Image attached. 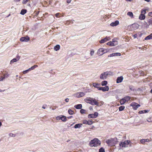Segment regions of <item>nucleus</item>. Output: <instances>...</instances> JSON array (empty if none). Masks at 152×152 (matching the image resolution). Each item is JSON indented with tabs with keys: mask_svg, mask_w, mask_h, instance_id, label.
I'll return each mask as SVG.
<instances>
[{
	"mask_svg": "<svg viewBox=\"0 0 152 152\" xmlns=\"http://www.w3.org/2000/svg\"><path fill=\"white\" fill-rule=\"evenodd\" d=\"M90 145L91 147H96L100 145V141L97 139L95 138L90 142Z\"/></svg>",
	"mask_w": 152,
	"mask_h": 152,
	"instance_id": "1",
	"label": "nucleus"
},
{
	"mask_svg": "<svg viewBox=\"0 0 152 152\" xmlns=\"http://www.w3.org/2000/svg\"><path fill=\"white\" fill-rule=\"evenodd\" d=\"M108 51V50L107 49L101 48L99 49L97 53L98 55L101 56L103 53H107Z\"/></svg>",
	"mask_w": 152,
	"mask_h": 152,
	"instance_id": "2",
	"label": "nucleus"
},
{
	"mask_svg": "<svg viewBox=\"0 0 152 152\" xmlns=\"http://www.w3.org/2000/svg\"><path fill=\"white\" fill-rule=\"evenodd\" d=\"M109 72H106L102 74L100 76V78L101 79L104 80L107 78V76L109 75Z\"/></svg>",
	"mask_w": 152,
	"mask_h": 152,
	"instance_id": "3",
	"label": "nucleus"
},
{
	"mask_svg": "<svg viewBox=\"0 0 152 152\" xmlns=\"http://www.w3.org/2000/svg\"><path fill=\"white\" fill-rule=\"evenodd\" d=\"M130 105L131 106H132L133 108L135 110H136L138 108V107L140 106V104L135 102L132 103Z\"/></svg>",
	"mask_w": 152,
	"mask_h": 152,
	"instance_id": "4",
	"label": "nucleus"
},
{
	"mask_svg": "<svg viewBox=\"0 0 152 152\" xmlns=\"http://www.w3.org/2000/svg\"><path fill=\"white\" fill-rule=\"evenodd\" d=\"M129 142L128 141H125L124 142H121L119 144L120 146H122V147H126L129 144Z\"/></svg>",
	"mask_w": 152,
	"mask_h": 152,
	"instance_id": "5",
	"label": "nucleus"
},
{
	"mask_svg": "<svg viewBox=\"0 0 152 152\" xmlns=\"http://www.w3.org/2000/svg\"><path fill=\"white\" fill-rule=\"evenodd\" d=\"M85 95L84 93L78 92L75 94V96L77 98H80L83 96Z\"/></svg>",
	"mask_w": 152,
	"mask_h": 152,
	"instance_id": "6",
	"label": "nucleus"
},
{
	"mask_svg": "<svg viewBox=\"0 0 152 152\" xmlns=\"http://www.w3.org/2000/svg\"><path fill=\"white\" fill-rule=\"evenodd\" d=\"M114 140L113 139L108 140L106 141V142L109 145H112L113 144H115L114 142ZM116 143H115V144Z\"/></svg>",
	"mask_w": 152,
	"mask_h": 152,
	"instance_id": "7",
	"label": "nucleus"
},
{
	"mask_svg": "<svg viewBox=\"0 0 152 152\" xmlns=\"http://www.w3.org/2000/svg\"><path fill=\"white\" fill-rule=\"evenodd\" d=\"M109 89V88L108 86H106L104 87H99L98 88V90H102L104 92L108 91Z\"/></svg>",
	"mask_w": 152,
	"mask_h": 152,
	"instance_id": "8",
	"label": "nucleus"
},
{
	"mask_svg": "<svg viewBox=\"0 0 152 152\" xmlns=\"http://www.w3.org/2000/svg\"><path fill=\"white\" fill-rule=\"evenodd\" d=\"M92 104H91L92 105H96L97 106H98L99 105V102L96 101V100L95 99H92Z\"/></svg>",
	"mask_w": 152,
	"mask_h": 152,
	"instance_id": "9",
	"label": "nucleus"
},
{
	"mask_svg": "<svg viewBox=\"0 0 152 152\" xmlns=\"http://www.w3.org/2000/svg\"><path fill=\"white\" fill-rule=\"evenodd\" d=\"M150 141L148 139H142L141 140L140 142L143 144H145L146 143V142H149Z\"/></svg>",
	"mask_w": 152,
	"mask_h": 152,
	"instance_id": "10",
	"label": "nucleus"
},
{
	"mask_svg": "<svg viewBox=\"0 0 152 152\" xmlns=\"http://www.w3.org/2000/svg\"><path fill=\"white\" fill-rule=\"evenodd\" d=\"M29 40V38L28 37H22L20 38V40L21 41L23 42H27Z\"/></svg>",
	"mask_w": 152,
	"mask_h": 152,
	"instance_id": "11",
	"label": "nucleus"
},
{
	"mask_svg": "<svg viewBox=\"0 0 152 152\" xmlns=\"http://www.w3.org/2000/svg\"><path fill=\"white\" fill-rule=\"evenodd\" d=\"M123 79V78L122 76H120L117 78L116 80V82L117 83H119L121 82Z\"/></svg>",
	"mask_w": 152,
	"mask_h": 152,
	"instance_id": "12",
	"label": "nucleus"
},
{
	"mask_svg": "<svg viewBox=\"0 0 152 152\" xmlns=\"http://www.w3.org/2000/svg\"><path fill=\"white\" fill-rule=\"evenodd\" d=\"M119 21L118 20H116L114 22H112L110 24V26H116L119 24Z\"/></svg>",
	"mask_w": 152,
	"mask_h": 152,
	"instance_id": "13",
	"label": "nucleus"
},
{
	"mask_svg": "<svg viewBox=\"0 0 152 152\" xmlns=\"http://www.w3.org/2000/svg\"><path fill=\"white\" fill-rule=\"evenodd\" d=\"M92 98H90L89 99L87 98L84 99V101L86 102L89 103L91 104H92Z\"/></svg>",
	"mask_w": 152,
	"mask_h": 152,
	"instance_id": "14",
	"label": "nucleus"
},
{
	"mask_svg": "<svg viewBox=\"0 0 152 152\" xmlns=\"http://www.w3.org/2000/svg\"><path fill=\"white\" fill-rule=\"evenodd\" d=\"M58 118L59 119H61L62 121H66V117L64 116H63L61 117H58Z\"/></svg>",
	"mask_w": 152,
	"mask_h": 152,
	"instance_id": "15",
	"label": "nucleus"
},
{
	"mask_svg": "<svg viewBox=\"0 0 152 152\" xmlns=\"http://www.w3.org/2000/svg\"><path fill=\"white\" fill-rule=\"evenodd\" d=\"M107 45L110 46H114L117 45V43L115 44L112 42H110L107 43Z\"/></svg>",
	"mask_w": 152,
	"mask_h": 152,
	"instance_id": "16",
	"label": "nucleus"
},
{
	"mask_svg": "<svg viewBox=\"0 0 152 152\" xmlns=\"http://www.w3.org/2000/svg\"><path fill=\"white\" fill-rule=\"evenodd\" d=\"M75 107L77 109H81L82 107L81 104H78L75 106Z\"/></svg>",
	"mask_w": 152,
	"mask_h": 152,
	"instance_id": "17",
	"label": "nucleus"
},
{
	"mask_svg": "<svg viewBox=\"0 0 152 152\" xmlns=\"http://www.w3.org/2000/svg\"><path fill=\"white\" fill-rule=\"evenodd\" d=\"M145 18V16L144 15L141 14L139 16V19L140 20H144Z\"/></svg>",
	"mask_w": 152,
	"mask_h": 152,
	"instance_id": "18",
	"label": "nucleus"
},
{
	"mask_svg": "<svg viewBox=\"0 0 152 152\" xmlns=\"http://www.w3.org/2000/svg\"><path fill=\"white\" fill-rule=\"evenodd\" d=\"M82 125V124H76L74 126V127L75 129H77V128H80L81 127Z\"/></svg>",
	"mask_w": 152,
	"mask_h": 152,
	"instance_id": "19",
	"label": "nucleus"
},
{
	"mask_svg": "<svg viewBox=\"0 0 152 152\" xmlns=\"http://www.w3.org/2000/svg\"><path fill=\"white\" fill-rule=\"evenodd\" d=\"M127 15L131 18H133V15L132 12H128L127 13Z\"/></svg>",
	"mask_w": 152,
	"mask_h": 152,
	"instance_id": "20",
	"label": "nucleus"
},
{
	"mask_svg": "<svg viewBox=\"0 0 152 152\" xmlns=\"http://www.w3.org/2000/svg\"><path fill=\"white\" fill-rule=\"evenodd\" d=\"M107 38H105L102 39L100 41V42L101 43H103L105 42H106L107 40H108V39H107Z\"/></svg>",
	"mask_w": 152,
	"mask_h": 152,
	"instance_id": "21",
	"label": "nucleus"
},
{
	"mask_svg": "<svg viewBox=\"0 0 152 152\" xmlns=\"http://www.w3.org/2000/svg\"><path fill=\"white\" fill-rule=\"evenodd\" d=\"M126 100L124 98L120 100V102L121 104H123L126 102Z\"/></svg>",
	"mask_w": 152,
	"mask_h": 152,
	"instance_id": "22",
	"label": "nucleus"
},
{
	"mask_svg": "<svg viewBox=\"0 0 152 152\" xmlns=\"http://www.w3.org/2000/svg\"><path fill=\"white\" fill-rule=\"evenodd\" d=\"M19 60V58H15L13 59L12 60L10 61V64L13 63L14 62H16L17 61Z\"/></svg>",
	"mask_w": 152,
	"mask_h": 152,
	"instance_id": "23",
	"label": "nucleus"
},
{
	"mask_svg": "<svg viewBox=\"0 0 152 152\" xmlns=\"http://www.w3.org/2000/svg\"><path fill=\"white\" fill-rule=\"evenodd\" d=\"M27 10H22L20 12V14L22 15H23L26 13Z\"/></svg>",
	"mask_w": 152,
	"mask_h": 152,
	"instance_id": "24",
	"label": "nucleus"
},
{
	"mask_svg": "<svg viewBox=\"0 0 152 152\" xmlns=\"http://www.w3.org/2000/svg\"><path fill=\"white\" fill-rule=\"evenodd\" d=\"M60 49V46L59 45H57L54 47V50L56 51H57Z\"/></svg>",
	"mask_w": 152,
	"mask_h": 152,
	"instance_id": "25",
	"label": "nucleus"
},
{
	"mask_svg": "<svg viewBox=\"0 0 152 152\" xmlns=\"http://www.w3.org/2000/svg\"><path fill=\"white\" fill-rule=\"evenodd\" d=\"M107 84V82L106 81H104L102 82L101 84L102 86H106Z\"/></svg>",
	"mask_w": 152,
	"mask_h": 152,
	"instance_id": "26",
	"label": "nucleus"
},
{
	"mask_svg": "<svg viewBox=\"0 0 152 152\" xmlns=\"http://www.w3.org/2000/svg\"><path fill=\"white\" fill-rule=\"evenodd\" d=\"M124 99L126 100V102H128L130 99V97L129 96H127L125 97Z\"/></svg>",
	"mask_w": 152,
	"mask_h": 152,
	"instance_id": "27",
	"label": "nucleus"
},
{
	"mask_svg": "<svg viewBox=\"0 0 152 152\" xmlns=\"http://www.w3.org/2000/svg\"><path fill=\"white\" fill-rule=\"evenodd\" d=\"M88 117L89 118H95V117H94V115L93 114H90L88 115Z\"/></svg>",
	"mask_w": 152,
	"mask_h": 152,
	"instance_id": "28",
	"label": "nucleus"
},
{
	"mask_svg": "<svg viewBox=\"0 0 152 152\" xmlns=\"http://www.w3.org/2000/svg\"><path fill=\"white\" fill-rule=\"evenodd\" d=\"M93 85L94 87L97 88L98 89V88H99L98 86L99 85L98 84H97V83H93Z\"/></svg>",
	"mask_w": 152,
	"mask_h": 152,
	"instance_id": "29",
	"label": "nucleus"
},
{
	"mask_svg": "<svg viewBox=\"0 0 152 152\" xmlns=\"http://www.w3.org/2000/svg\"><path fill=\"white\" fill-rule=\"evenodd\" d=\"M68 112L70 115H72L74 113V112L71 109H69L68 110Z\"/></svg>",
	"mask_w": 152,
	"mask_h": 152,
	"instance_id": "30",
	"label": "nucleus"
},
{
	"mask_svg": "<svg viewBox=\"0 0 152 152\" xmlns=\"http://www.w3.org/2000/svg\"><path fill=\"white\" fill-rule=\"evenodd\" d=\"M124 108V106H121L119 108V111H121L123 110Z\"/></svg>",
	"mask_w": 152,
	"mask_h": 152,
	"instance_id": "31",
	"label": "nucleus"
},
{
	"mask_svg": "<svg viewBox=\"0 0 152 152\" xmlns=\"http://www.w3.org/2000/svg\"><path fill=\"white\" fill-rule=\"evenodd\" d=\"M115 55H116V53H112L110 55H109L108 56V57H113V56H115Z\"/></svg>",
	"mask_w": 152,
	"mask_h": 152,
	"instance_id": "32",
	"label": "nucleus"
},
{
	"mask_svg": "<svg viewBox=\"0 0 152 152\" xmlns=\"http://www.w3.org/2000/svg\"><path fill=\"white\" fill-rule=\"evenodd\" d=\"M104 150L103 148H101L99 149V152H104Z\"/></svg>",
	"mask_w": 152,
	"mask_h": 152,
	"instance_id": "33",
	"label": "nucleus"
},
{
	"mask_svg": "<svg viewBox=\"0 0 152 152\" xmlns=\"http://www.w3.org/2000/svg\"><path fill=\"white\" fill-rule=\"evenodd\" d=\"M86 111V110H84L83 109H81L80 110V112L82 114H83V113H85V112Z\"/></svg>",
	"mask_w": 152,
	"mask_h": 152,
	"instance_id": "34",
	"label": "nucleus"
},
{
	"mask_svg": "<svg viewBox=\"0 0 152 152\" xmlns=\"http://www.w3.org/2000/svg\"><path fill=\"white\" fill-rule=\"evenodd\" d=\"M146 13V11L145 10H143L141 11V14L144 15Z\"/></svg>",
	"mask_w": 152,
	"mask_h": 152,
	"instance_id": "35",
	"label": "nucleus"
},
{
	"mask_svg": "<svg viewBox=\"0 0 152 152\" xmlns=\"http://www.w3.org/2000/svg\"><path fill=\"white\" fill-rule=\"evenodd\" d=\"M94 115V117H95V118H96L98 115V113L97 112H95L94 114H93Z\"/></svg>",
	"mask_w": 152,
	"mask_h": 152,
	"instance_id": "36",
	"label": "nucleus"
},
{
	"mask_svg": "<svg viewBox=\"0 0 152 152\" xmlns=\"http://www.w3.org/2000/svg\"><path fill=\"white\" fill-rule=\"evenodd\" d=\"M151 39V38L150 37L149 35L146 37L145 39V40H148L149 39Z\"/></svg>",
	"mask_w": 152,
	"mask_h": 152,
	"instance_id": "37",
	"label": "nucleus"
},
{
	"mask_svg": "<svg viewBox=\"0 0 152 152\" xmlns=\"http://www.w3.org/2000/svg\"><path fill=\"white\" fill-rule=\"evenodd\" d=\"M93 123V122L92 121H88V125H91V124H92Z\"/></svg>",
	"mask_w": 152,
	"mask_h": 152,
	"instance_id": "38",
	"label": "nucleus"
},
{
	"mask_svg": "<svg viewBox=\"0 0 152 152\" xmlns=\"http://www.w3.org/2000/svg\"><path fill=\"white\" fill-rule=\"evenodd\" d=\"M30 70L29 69L27 70H25V71H23V73L24 74H26V73H27V72H28Z\"/></svg>",
	"mask_w": 152,
	"mask_h": 152,
	"instance_id": "39",
	"label": "nucleus"
},
{
	"mask_svg": "<svg viewBox=\"0 0 152 152\" xmlns=\"http://www.w3.org/2000/svg\"><path fill=\"white\" fill-rule=\"evenodd\" d=\"M88 121L86 120H84L83 121V123L85 124H88Z\"/></svg>",
	"mask_w": 152,
	"mask_h": 152,
	"instance_id": "40",
	"label": "nucleus"
},
{
	"mask_svg": "<svg viewBox=\"0 0 152 152\" xmlns=\"http://www.w3.org/2000/svg\"><path fill=\"white\" fill-rule=\"evenodd\" d=\"M28 0H23V4H26Z\"/></svg>",
	"mask_w": 152,
	"mask_h": 152,
	"instance_id": "41",
	"label": "nucleus"
},
{
	"mask_svg": "<svg viewBox=\"0 0 152 152\" xmlns=\"http://www.w3.org/2000/svg\"><path fill=\"white\" fill-rule=\"evenodd\" d=\"M35 68L34 66H32V67H31L29 69L30 70L31 69V70H33Z\"/></svg>",
	"mask_w": 152,
	"mask_h": 152,
	"instance_id": "42",
	"label": "nucleus"
},
{
	"mask_svg": "<svg viewBox=\"0 0 152 152\" xmlns=\"http://www.w3.org/2000/svg\"><path fill=\"white\" fill-rule=\"evenodd\" d=\"M137 34H135L134 35H133V37L134 38H136L137 37Z\"/></svg>",
	"mask_w": 152,
	"mask_h": 152,
	"instance_id": "43",
	"label": "nucleus"
},
{
	"mask_svg": "<svg viewBox=\"0 0 152 152\" xmlns=\"http://www.w3.org/2000/svg\"><path fill=\"white\" fill-rule=\"evenodd\" d=\"M116 55L115 56H120L121 55V54L120 53H115Z\"/></svg>",
	"mask_w": 152,
	"mask_h": 152,
	"instance_id": "44",
	"label": "nucleus"
},
{
	"mask_svg": "<svg viewBox=\"0 0 152 152\" xmlns=\"http://www.w3.org/2000/svg\"><path fill=\"white\" fill-rule=\"evenodd\" d=\"M59 14H60V13H59L56 14L55 15L56 17H59L58 16H59Z\"/></svg>",
	"mask_w": 152,
	"mask_h": 152,
	"instance_id": "45",
	"label": "nucleus"
},
{
	"mask_svg": "<svg viewBox=\"0 0 152 152\" xmlns=\"http://www.w3.org/2000/svg\"><path fill=\"white\" fill-rule=\"evenodd\" d=\"M94 51H91V52L90 53V54L91 56H92L94 53Z\"/></svg>",
	"mask_w": 152,
	"mask_h": 152,
	"instance_id": "46",
	"label": "nucleus"
},
{
	"mask_svg": "<svg viewBox=\"0 0 152 152\" xmlns=\"http://www.w3.org/2000/svg\"><path fill=\"white\" fill-rule=\"evenodd\" d=\"M9 76V75H8V74H5L4 75V78L5 77H8Z\"/></svg>",
	"mask_w": 152,
	"mask_h": 152,
	"instance_id": "47",
	"label": "nucleus"
},
{
	"mask_svg": "<svg viewBox=\"0 0 152 152\" xmlns=\"http://www.w3.org/2000/svg\"><path fill=\"white\" fill-rule=\"evenodd\" d=\"M144 110H142V111H140L139 112V113L141 114V113H144Z\"/></svg>",
	"mask_w": 152,
	"mask_h": 152,
	"instance_id": "48",
	"label": "nucleus"
},
{
	"mask_svg": "<svg viewBox=\"0 0 152 152\" xmlns=\"http://www.w3.org/2000/svg\"><path fill=\"white\" fill-rule=\"evenodd\" d=\"M9 135L10 136H11V137H14L15 136H13V135H14V134H12V133H10L9 134Z\"/></svg>",
	"mask_w": 152,
	"mask_h": 152,
	"instance_id": "49",
	"label": "nucleus"
},
{
	"mask_svg": "<svg viewBox=\"0 0 152 152\" xmlns=\"http://www.w3.org/2000/svg\"><path fill=\"white\" fill-rule=\"evenodd\" d=\"M69 99L68 98H66V99H65V101L66 102H69Z\"/></svg>",
	"mask_w": 152,
	"mask_h": 152,
	"instance_id": "50",
	"label": "nucleus"
},
{
	"mask_svg": "<svg viewBox=\"0 0 152 152\" xmlns=\"http://www.w3.org/2000/svg\"><path fill=\"white\" fill-rule=\"evenodd\" d=\"M71 1V0H67V2L68 3H70Z\"/></svg>",
	"mask_w": 152,
	"mask_h": 152,
	"instance_id": "51",
	"label": "nucleus"
},
{
	"mask_svg": "<svg viewBox=\"0 0 152 152\" xmlns=\"http://www.w3.org/2000/svg\"><path fill=\"white\" fill-rule=\"evenodd\" d=\"M4 78V77H1L0 78V81H2L3 80V79Z\"/></svg>",
	"mask_w": 152,
	"mask_h": 152,
	"instance_id": "52",
	"label": "nucleus"
},
{
	"mask_svg": "<svg viewBox=\"0 0 152 152\" xmlns=\"http://www.w3.org/2000/svg\"><path fill=\"white\" fill-rule=\"evenodd\" d=\"M114 39H113V41L112 42H113L115 44L116 43L117 44V42L116 41H115L114 40Z\"/></svg>",
	"mask_w": 152,
	"mask_h": 152,
	"instance_id": "53",
	"label": "nucleus"
},
{
	"mask_svg": "<svg viewBox=\"0 0 152 152\" xmlns=\"http://www.w3.org/2000/svg\"><path fill=\"white\" fill-rule=\"evenodd\" d=\"M149 15L150 16H150H152V12H150L149 13Z\"/></svg>",
	"mask_w": 152,
	"mask_h": 152,
	"instance_id": "54",
	"label": "nucleus"
},
{
	"mask_svg": "<svg viewBox=\"0 0 152 152\" xmlns=\"http://www.w3.org/2000/svg\"><path fill=\"white\" fill-rule=\"evenodd\" d=\"M150 36V37L151 38V39L152 38V33L150 35H149Z\"/></svg>",
	"mask_w": 152,
	"mask_h": 152,
	"instance_id": "55",
	"label": "nucleus"
},
{
	"mask_svg": "<svg viewBox=\"0 0 152 152\" xmlns=\"http://www.w3.org/2000/svg\"><path fill=\"white\" fill-rule=\"evenodd\" d=\"M129 88H130V89L131 90H132L133 89H132V86H130L129 87Z\"/></svg>",
	"mask_w": 152,
	"mask_h": 152,
	"instance_id": "56",
	"label": "nucleus"
},
{
	"mask_svg": "<svg viewBox=\"0 0 152 152\" xmlns=\"http://www.w3.org/2000/svg\"><path fill=\"white\" fill-rule=\"evenodd\" d=\"M144 113H146L147 112V111L146 110H144Z\"/></svg>",
	"mask_w": 152,
	"mask_h": 152,
	"instance_id": "57",
	"label": "nucleus"
},
{
	"mask_svg": "<svg viewBox=\"0 0 152 152\" xmlns=\"http://www.w3.org/2000/svg\"><path fill=\"white\" fill-rule=\"evenodd\" d=\"M72 116H69V117H67V118H69H69H72Z\"/></svg>",
	"mask_w": 152,
	"mask_h": 152,
	"instance_id": "58",
	"label": "nucleus"
},
{
	"mask_svg": "<svg viewBox=\"0 0 152 152\" xmlns=\"http://www.w3.org/2000/svg\"><path fill=\"white\" fill-rule=\"evenodd\" d=\"M150 0H145V1H147V2H149L150 1Z\"/></svg>",
	"mask_w": 152,
	"mask_h": 152,
	"instance_id": "59",
	"label": "nucleus"
},
{
	"mask_svg": "<svg viewBox=\"0 0 152 152\" xmlns=\"http://www.w3.org/2000/svg\"><path fill=\"white\" fill-rule=\"evenodd\" d=\"M19 58V59L20 58V56H18L17 57V58Z\"/></svg>",
	"mask_w": 152,
	"mask_h": 152,
	"instance_id": "60",
	"label": "nucleus"
},
{
	"mask_svg": "<svg viewBox=\"0 0 152 152\" xmlns=\"http://www.w3.org/2000/svg\"><path fill=\"white\" fill-rule=\"evenodd\" d=\"M34 67L35 68H36V67H37L38 66L37 65H34Z\"/></svg>",
	"mask_w": 152,
	"mask_h": 152,
	"instance_id": "61",
	"label": "nucleus"
},
{
	"mask_svg": "<svg viewBox=\"0 0 152 152\" xmlns=\"http://www.w3.org/2000/svg\"><path fill=\"white\" fill-rule=\"evenodd\" d=\"M42 108L43 109H45V107H44V106H43L42 107Z\"/></svg>",
	"mask_w": 152,
	"mask_h": 152,
	"instance_id": "62",
	"label": "nucleus"
},
{
	"mask_svg": "<svg viewBox=\"0 0 152 152\" xmlns=\"http://www.w3.org/2000/svg\"><path fill=\"white\" fill-rule=\"evenodd\" d=\"M1 125H2V124H1V122H0V127L1 126Z\"/></svg>",
	"mask_w": 152,
	"mask_h": 152,
	"instance_id": "63",
	"label": "nucleus"
},
{
	"mask_svg": "<svg viewBox=\"0 0 152 152\" xmlns=\"http://www.w3.org/2000/svg\"><path fill=\"white\" fill-rule=\"evenodd\" d=\"M150 92H151V93H152V89L151 90Z\"/></svg>",
	"mask_w": 152,
	"mask_h": 152,
	"instance_id": "64",
	"label": "nucleus"
}]
</instances>
